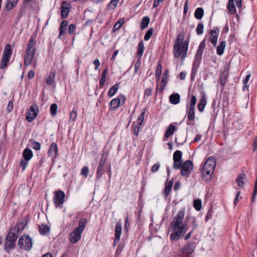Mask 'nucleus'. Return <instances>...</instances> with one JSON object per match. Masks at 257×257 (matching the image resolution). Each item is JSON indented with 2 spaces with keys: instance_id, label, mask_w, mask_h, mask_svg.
<instances>
[{
  "instance_id": "1",
  "label": "nucleus",
  "mask_w": 257,
  "mask_h": 257,
  "mask_svg": "<svg viewBox=\"0 0 257 257\" xmlns=\"http://www.w3.org/2000/svg\"><path fill=\"white\" fill-rule=\"evenodd\" d=\"M185 211L181 209L179 211L177 215L173 218L171 222V226L173 232L170 234V239L171 240H178L183 236L187 230V223L183 224L184 219Z\"/></svg>"
},
{
  "instance_id": "2",
  "label": "nucleus",
  "mask_w": 257,
  "mask_h": 257,
  "mask_svg": "<svg viewBox=\"0 0 257 257\" xmlns=\"http://www.w3.org/2000/svg\"><path fill=\"white\" fill-rule=\"evenodd\" d=\"M205 46V39L203 40L199 44L196 53L195 55L194 59L193 62L191 73V80H194L197 75L198 69L200 66L202 56L203 53L204 49Z\"/></svg>"
},
{
  "instance_id": "3",
  "label": "nucleus",
  "mask_w": 257,
  "mask_h": 257,
  "mask_svg": "<svg viewBox=\"0 0 257 257\" xmlns=\"http://www.w3.org/2000/svg\"><path fill=\"white\" fill-rule=\"evenodd\" d=\"M216 166V160L213 157H210L205 162L201 171L202 179L204 182L209 181Z\"/></svg>"
},
{
  "instance_id": "4",
  "label": "nucleus",
  "mask_w": 257,
  "mask_h": 257,
  "mask_svg": "<svg viewBox=\"0 0 257 257\" xmlns=\"http://www.w3.org/2000/svg\"><path fill=\"white\" fill-rule=\"evenodd\" d=\"M87 223L85 218H81L78 222V226L75 228L73 231L69 233V240L72 243H75L79 241L81 237V233L84 230Z\"/></svg>"
},
{
  "instance_id": "5",
  "label": "nucleus",
  "mask_w": 257,
  "mask_h": 257,
  "mask_svg": "<svg viewBox=\"0 0 257 257\" xmlns=\"http://www.w3.org/2000/svg\"><path fill=\"white\" fill-rule=\"evenodd\" d=\"M189 46V40L184 41L182 45H174L173 53L175 58L181 57V60L183 61L187 56Z\"/></svg>"
},
{
  "instance_id": "6",
  "label": "nucleus",
  "mask_w": 257,
  "mask_h": 257,
  "mask_svg": "<svg viewBox=\"0 0 257 257\" xmlns=\"http://www.w3.org/2000/svg\"><path fill=\"white\" fill-rule=\"evenodd\" d=\"M18 244L20 248L27 251H30L33 246L32 239L29 235L24 234L19 238Z\"/></svg>"
},
{
  "instance_id": "7",
  "label": "nucleus",
  "mask_w": 257,
  "mask_h": 257,
  "mask_svg": "<svg viewBox=\"0 0 257 257\" xmlns=\"http://www.w3.org/2000/svg\"><path fill=\"white\" fill-rule=\"evenodd\" d=\"M12 50L10 44L6 45L3 52V58L0 64V69H3L7 67L8 63L10 60Z\"/></svg>"
},
{
  "instance_id": "8",
  "label": "nucleus",
  "mask_w": 257,
  "mask_h": 257,
  "mask_svg": "<svg viewBox=\"0 0 257 257\" xmlns=\"http://www.w3.org/2000/svg\"><path fill=\"white\" fill-rule=\"evenodd\" d=\"M126 100L125 97L122 94H119L116 98L112 99L110 102L109 109L116 110L119 106L123 105Z\"/></svg>"
},
{
  "instance_id": "9",
  "label": "nucleus",
  "mask_w": 257,
  "mask_h": 257,
  "mask_svg": "<svg viewBox=\"0 0 257 257\" xmlns=\"http://www.w3.org/2000/svg\"><path fill=\"white\" fill-rule=\"evenodd\" d=\"M195 248V242H187L185 245L180 249L182 257H190Z\"/></svg>"
},
{
  "instance_id": "10",
  "label": "nucleus",
  "mask_w": 257,
  "mask_h": 257,
  "mask_svg": "<svg viewBox=\"0 0 257 257\" xmlns=\"http://www.w3.org/2000/svg\"><path fill=\"white\" fill-rule=\"evenodd\" d=\"M38 113V106L35 103L33 104L30 106V109L27 113L26 116V120L29 122H32L36 118Z\"/></svg>"
},
{
  "instance_id": "11",
  "label": "nucleus",
  "mask_w": 257,
  "mask_h": 257,
  "mask_svg": "<svg viewBox=\"0 0 257 257\" xmlns=\"http://www.w3.org/2000/svg\"><path fill=\"white\" fill-rule=\"evenodd\" d=\"M65 197L64 192L61 190L54 193L53 200L56 207H59L64 203Z\"/></svg>"
},
{
  "instance_id": "12",
  "label": "nucleus",
  "mask_w": 257,
  "mask_h": 257,
  "mask_svg": "<svg viewBox=\"0 0 257 257\" xmlns=\"http://www.w3.org/2000/svg\"><path fill=\"white\" fill-rule=\"evenodd\" d=\"M181 174L182 176L188 177L190 174L191 170L193 169V163L190 160H187L183 164L181 167Z\"/></svg>"
},
{
  "instance_id": "13",
  "label": "nucleus",
  "mask_w": 257,
  "mask_h": 257,
  "mask_svg": "<svg viewBox=\"0 0 257 257\" xmlns=\"http://www.w3.org/2000/svg\"><path fill=\"white\" fill-rule=\"evenodd\" d=\"M229 66L225 67L223 71L220 72L219 80L221 85L224 87L227 81L229 75Z\"/></svg>"
},
{
  "instance_id": "14",
  "label": "nucleus",
  "mask_w": 257,
  "mask_h": 257,
  "mask_svg": "<svg viewBox=\"0 0 257 257\" xmlns=\"http://www.w3.org/2000/svg\"><path fill=\"white\" fill-rule=\"evenodd\" d=\"M219 32L220 30L218 27H214L209 32L210 35V40L214 47H215L217 44Z\"/></svg>"
},
{
  "instance_id": "15",
  "label": "nucleus",
  "mask_w": 257,
  "mask_h": 257,
  "mask_svg": "<svg viewBox=\"0 0 257 257\" xmlns=\"http://www.w3.org/2000/svg\"><path fill=\"white\" fill-rule=\"evenodd\" d=\"M234 2H235L238 8H240L241 6V0H229L227 7L229 13L231 14H235L236 11Z\"/></svg>"
},
{
  "instance_id": "16",
  "label": "nucleus",
  "mask_w": 257,
  "mask_h": 257,
  "mask_svg": "<svg viewBox=\"0 0 257 257\" xmlns=\"http://www.w3.org/2000/svg\"><path fill=\"white\" fill-rule=\"evenodd\" d=\"M70 5L68 2L65 1L62 2L61 6V16L63 18H66L68 17L69 13Z\"/></svg>"
},
{
  "instance_id": "17",
  "label": "nucleus",
  "mask_w": 257,
  "mask_h": 257,
  "mask_svg": "<svg viewBox=\"0 0 257 257\" xmlns=\"http://www.w3.org/2000/svg\"><path fill=\"white\" fill-rule=\"evenodd\" d=\"M57 153L58 148L57 144L55 143H52L48 150V155L50 156L53 160L57 158Z\"/></svg>"
},
{
  "instance_id": "18",
  "label": "nucleus",
  "mask_w": 257,
  "mask_h": 257,
  "mask_svg": "<svg viewBox=\"0 0 257 257\" xmlns=\"http://www.w3.org/2000/svg\"><path fill=\"white\" fill-rule=\"evenodd\" d=\"M121 223L120 222V221L119 220L118 221L115 226V233H114V236H115V239L114 241V242L115 243L116 242H118L120 240V237L121 233Z\"/></svg>"
},
{
  "instance_id": "19",
  "label": "nucleus",
  "mask_w": 257,
  "mask_h": 257,
  "mask_svg": "<svg viewBox=\"0 0 257 257\" xmlns=\"http://www.w3.org/2000/svg\"><path fill=\"white\" fill-rule=\"evenodd\" d=\"M105 163L99 162L96 171V177L97 180L99 179L105 172Z\"/></svg>"
},
{
  "instance_id": "20",
  "label": "nucleus",
  "mask_w": 257,
  "mask_h": 257,
  "mask_svg": "<svg viewBox=\"0 0 257 257\" xmlns=\"http://www.w3.org/2000/svg\"><path fill=\"white\" fill-rule=\"evenodd\" d=\"M26 54L24 57L25 65L28 66L30 65L33 60L35 53L29 51H26Z\"/></svg>"
},
{
  "instance_id": "21",
  "label": "nucleus",
  "mask_w": 257,
  "mask_h": 257,
  "mask_svg": "<svg viewBox=\"0 0 257 257\" xmlns=\"http://www.w3.org/2000/svg\"><path fill=\"white\" fill-rule=\"evenodd\" d=\"M173 184V180L167 182L165 184V187L164 190L163 195L167 197L170 193Z\"/></svg>"
},
{
  "instance_id": "22",
  "label": "nucleus",
  "mask_w": 257,
  "mask_h": 257,
  "mask_svg": "<svg viewBox=\"0 0 257 257\" xmlns=\"http://www.w3.org/2000/svg\"><path fill=\"white\" fill-rule=\"evenodd\" d=\"M36 41L33 38H31L28 44L26 51H29L35 53L36 50Z\"/></svg>"
},
{
  "instance_id": "23",
  "label": "nucleus",
  "mask_w": 257,
  "mask_h": 257,
  "mask_svg": "<svg viewBox=\"0 0 257 257\" xmlns=\"http://www.w3.org/2000/svg\"><path fill=\"white\" fill-rule=\"evenodd\" d=\"M206 99L205 94H203L198 104V108L200 112H203L204 111L205 106L206 105Z\"/></svg>"
},
{
  "instance_id": "24",
  "label": "nucleus",
  "mask_w": 257,
  "mask_h": 257,
  "mask_svg": "<svg viewBox=\"0 0 257 257\" xmlns=\"http://www.w3.org/2000/svg\"><path fill=\"white\" fill-rule=\"evenodd\" d=\"M16 245V242L6 239L5 243V249L7 252H9L12 249L14 248Z\"/></svg>"
},
{
  "instance_id": "25",
  "label": "nucleus",
  "mask_w": 257,
  "mask_h": 257,
  "mask_svg": "<svg viewBox=\"0 0 257 257\" xmlns=\"http://www.w3.org/2000/svg\"><path fill=\"white\" fill-rule=\"evenodd\" d=\"M170 102L173 104H177L179 103L180 100V95L176 93L171 94L169 97Z\"/></svg>"
},
{
  "instance_id": "26",
  "label": "nucleus",
  "mask_w": 257,
  "mask_h": 257,
  "mask_svg": "<svg viewBox=\"0 0 257 257\" xmlns=\"http://www.w3.org/2000/svg\"><path fill=\"white\" fill-rule=\"evenodd\" d=\"M185 222L186 223H187V224L189 222H191L193 226L192 229H193V230L196 229L198 227V224L196 222V220L195 219V217L194 216L189 215L187 216L185 218Z\"/></svg>"
},
{
  "instance_id": "27",
  "label": "nucleus",
  "mask_w": 257,
  "mask_h": 257,
  "mask_svg": "<svg viewBox=\"0 0 257 257\" xmlns=\"http://www.w3.org/2000/svg\"><path fill=\"white\" fill-rule=\"evenodd\" d=\"M18 238V234L15 233V231L14 229H10L9 232L8 233L6 239L13 241L16 242Z\"/></svg>"
},
{
  "instance_id": "28",
  "label": "nucleus",
  "mask_w": 257,
  "mask_h": 257,
  "mask_svg": "<svg viewBox=\"0 0 257 257\" xmlns=\"http://www.w3.org/2000/svg\"><path fill=\"white\" fill-rule=\"evenodd\" d=\"M24 228V222H19L17 223L16 225L14 226H13L10 229H14L15 231V233L18 234L19 233H21Z\"/></svg>"
},
{
  "instance_id": "29",
  "label": "nucleus",
  "mask_w": 257,
  "mask_h": 257,
  "mask_svg": "<svg viewBox=\"0 0 257 257\" xmlns=\"http://www.w3.org/2000/svg\"><path fill=\"white\" fill-rule=\"evenodd\" d=\"M33 154L31 150L26 148L23 153V156L25 160L29 161L33 157Z\"/></svg>"
},
{
  "instance_id": "30",
  "label": "nucleus",
  "mask_w": 257,
  "mask_h": 257,
  "mask_svg": "<svg viewBox=\"0 0 257 257\" xmlns=\"http://www.w3.org/2000/svg\"><path fill=\"white\" fill-rule=\"evenodd\" d=\"M226 42L224 41L220 42L219 45L217 47L216 52L218 55H222L224 53V50L225 48Z\"/></svg>"
},
{
  "instance_id": "31",
  "label": "nucleus",
  "mask_w": 257,
  "mask_h": 257,
  "mask_svg": "<svg viewBox=\"0 0 257 257\" xmlns=\"http://www.w3.org/2000/svg\"><path fill=\"white\" fill-rule=\"evenodd\" d=\"M107 72L108 71L106 68L104 69L102 71V75L99 80V85L100 88H102L104 86V84L106 80V76L107 74Z\"/></svg>"
},
{
  "instance_id": "32",
  "label": "nucleus",
  "mask_w": 257,
  "mask_h": 257,
  "mask_svg": "<svg viewBox=\"0 0 257 257\" xmlns=\"http://www.w3.org/2000/svg\"><path fill=\"white\" fill-rule=\"evenodd\" d=\"M176 130V127H175V126H174L173 124H170L169 125L168 129L166 132L165 137L166 138H169L174 134Z\"/></svg>"
},
{
  "instance_id": "33",
  "label": "nucleus",
  "mask_w": 257,
  "mask_h": 257,
  "mask_svg": "<svg viewBox=\"0 0 257 257\" xmlns=\"http://www.w3.org/2000/svg\"><path fill=\"white\" fill-rule=\"evenodd\" d=\"M185 37V34L184 33H180L177 37L175 41L174 45H182L183 40Z\"/></svg>"
},
{
  "instance_id": "34",
  "label": "nucleus",
  "mask_w": 257,
  "mask_h": 257,
  "mask_svg": "<svg viewBox=\"0 0 257 257\" xmlns=\"http://www.w3.org/2000/svg\"><path fill=\"white\" fill-rule=\"evenodd\" d=\"M204 15V10L202 8H197L194 12V17L198 20L202 19Z\"/></svg>"
},
{
  "instance_id": "35",
  "label": "nucleus",
  "mask_w": 257,
  "mask_h": 257,
  "mask_svg": "<svg viewBox=\"0 0 257 257\" xmlns=\"http://www.w3.org/2000/svg\"><path fill=\"white\" fill-rule=\"evenodd\" d=\"M144 44L142 41H141L138 47L137 57L140 59L144 53Z\"/></svg>"
},
{
  "instance_id": "36",
  "label": "nucleus",
  "mask_w": 257,
  "mask_h": 257,
  "mask_svg": "<svg viewBox=\"0 0 257 257\" xmlns=\"http://www.w3.org/2000/svg\"><path fill=\"white\" fill-rule=\"evenodd\" d=\"M119 88V84L116 83L111 87L108 90V95L109 97H112L117 92Z\"/></svg>"
},
{
  "instance_id": "37",
  "label": "nucleus",
  "mask_w": 257,
  "mask_h": 257,
  "mask_svg": "<svg viewBox=\"0 0 257 257\" xmlns=\"http://www.w3.org/2000/svg\"><path fill=\"white\" fill-rule=\"evenodd\" d=\"M39 231L40 234L45 235L49 232L50 227L47 225L42 224L39 226Z\"/></svg>"
},
{
  "instance_id": "38",
  "label": "nucleus",
  "mask_w": 257,
  "mask_h": 257,
  "mask_svg": "<svg viewBox=\"0 0 257 257\" xmlns=\"http://www.w3.org/2000/svg\"><path fill=\"white\" fill-rule=\"evenodd\" d=\"M18 2V0H9L6 6V10L8 11L12 10L17 5Z\"/></svg>"
},
{
  "instance_id": "39",
  "label": "nucleus",
  "mask_w": 257,
  "mask_h": 257,
  "mask_svg": "<svg viewBox=\"0 0 257 257\" xmlns=\"http://www.w3.org/2000/svg\"><path fill=\"white\" fill-rule=\"evenodd\" d=\"M245 178V175L244 173L240 174L237 179H236V182H237L238 185L240 187H243L244 186V182L243 180Z\"/></svg>"
},
{
  "instance_id": "40",
  "label": "nucleus",
  "mask_w": 257,
  "mask_h": 257,
  "mask_svg": "<svg viewBox=\"0 0 257 257\" xmlns=\"http://www.w3.org/2000/svg\"><path fill=\"white\" fill-rule=\"evenodd\" d=\"M150 23V18L148 17H144L141 22V29H145L146 28Z\"/></svg>"
},
{
  "instance_id": "41",
  "label": "nucleus",
  "mask_w": 257,
  "mask_h": 257,
  "mask_svg": "<svg viewBox=\"0 0 257 257\" xmlns=\"http://www.w3.org/2000/svg\"><path fill=\"white\" fill-rule=\"evenodd\" d=\"M182 156V152L179 150H177L175 152L173 155V161L176 162L177 161H181Z\"/></svg>"
},
{
  "instance_id": "42",
  "label": "nucleus",
  "mask_w": 257,
  "mask_h": 257,
  "mask_svg": "<svg viewBox=\"0 0 257 257\" xmlns=\"http://www.w3.org/2000/svg\"><path fill=\"white\" fill-rule=\"evenodd\" d=\"M193 206L197 211H200L202 207V201L199 199H195L194 201Z\"/></svg>"
},
{
  "instance_id": "43",
  "label": "nucleus",
  "mask_w": 257,
  "mask_h": 257,
  "mask_svg": "<svg viewBox=\"0 0 257 257\" xmlns=\"http://www.w3.org/2000/svg\"><path fill=\"white\" fill-rule=\"evenodd\" d=\"M124 22L123 19H120L118 21L114 24L113 29L114 31H118L123 24Z\"/></svg>"
},
{
  "instance_id": "44",
  "label": "nucleus",
  "mask_w": 257,
  "mask_h": 257,
  "mask_svg": "<svg viewBox=\"0 0 257 257\" xmlns=\"http://www.w3.org/2000/svg\"><path fill=\"white\" fill-rule=\"evenodd\" d=\"M161 72H162V66L161 64H158L157 66L156 72H155V76L156 78V81H159L160 79V78L161 75Z\"/></svg>"
},
{
  "instance_id": "45",
  "label": "nucleus",
  "mask_w": 257,
  "mask_h": 257,
  "mask_svg": "<svg viewBox=\"0 0 257 257\" xmlns=\"http://www.w3.org/2000/svg\"><path fill=\"white\" fill-rule=\"evenodd\" d=\"M57 105L56 103H53L50 108V114L52 116H55L57 112Z\"/></svg>"
},
{
  "instance_id": "46",
  "label": "nucleus",
  "mask_w": 257,
  "mask_h": 257,
  "mask_svg": "<svg viewBox=\"0 0 257 257\" xmlns=\"http://www.w3.org/2000/svg\"><path fill=\"white\" fill-rule=\"evenodd\" d=\"M153 32H154V28H150L147 31V32H146V33L145 35V36L144 38V40L145 41H148L151 37Z\"/></svg>"
},
{
  "instance_id": "47",
  "label": "nucleus",
  "mask_w": 257,
  "mask_h": 257,
  "mask_svg": "<svg viewBox=\"0 0 257 257\" xmlns=\"http://www.w3.org/2000/svg\"><path fill=\"white\" fill-rule=\"evenodd\" d=\"M196 34L198 35H202L204 32V25L202 23H199L196 29Z\"/></svg>"
},
{
  "instance_id": "48",
  "label": "nucleus",
  "mask_w": 257,
  "mask_h": 257,
  "mask_svg": "<svg viewBox=\"0 0 257 257\" xmlns=\"http://www.w3.org/2000/svg\"><path fill=\"white\" fill-rule=\"evenodd\" d=\"M109 155V151L107 150H103L102 154L101 157V159L100 160V162L106 163L107 158Z\"/></svg>"
},
{
  "instance_id": "49",
  "label": "nucleus",
  "mask_w": 257,
  "mask_h": 257,
  "mask_svg": "<svg viewBox=\"0 0 257 257\" xmlns=\"http://www.w3.org/2000/svg\"><path fill=\"white\" fill-rule=\"evenodd\" d=\"M55 78V74L54 73L51 72L49 75V76L47 78L46 80V82L48 84H51L53 83Z\"/></svg>"
},
{
  "instance_id": "50",
  "label": "nucleus",
  "mask_w": 257,
  "mask_h": 257,
  "mask_svg": "<svg viewBox=\"0 0 257 257\" xmlns=\"http://www.w3.org/2000/svg\"><path fill=\"white\" fill-rule=\"evenodd\" d=\"M77 116V112L75 110H72L70 113L69 121L74 122Z\"/></svg>"
},
{
  "instance_id": "51",
  "label": "nucleus",
  "mask_w": 257,
  "mask_h": 257,
  "mask_svg": "<svg viewBox=\"0 0 257 257\" xmlns=\"http://www.w3.org/2000/svg\"><path fill=\"white\" fill-rule=\"evenodd\" d=\"M145 113V110H144L141 113L140 115L139 116L138 118V125L141 126V125L142 124L144 121Z\"/></svg>"
},
{
  "instance_id": "52",
  "label": "nucleus",
  "mask_w": 257,
  "mask_h": 257,
  "mask_svg": "<svg viewBox=\"0 0 257 257\" xmlns=\"http://www.w3.org/2000/svg\"><path fill=\"white\" fill-rule=\"evenodd\" d=\"M250 74H247L245 79L243 80V86L242 87V89L243 91L245 90V89H247L248 87V85H247V83L249 81V79L250 78Z\"/></svg>"
},
{
  "instance_id": "53",
  "label": "nucleus",
  "mask_w": 257,
  "mask_h": 257,
  "mask_svg": "<svg viewBox=\"0 0 257 257\" xmlns=\"http://www.w3.org/2000/svg\"><path fill=\"white\" fill-rule=\"evenodd\" d=\"M187 117L189 120H193L195 118V110H187Z\"/></svg>"
},
{
  "instance_id": "54",
  "label": "nucleus",
  "mask_w": 257,
  "mask_h": 257,
  "mask_svg": "<svg viewBox=\"0 0 257 257\" xmlns=\"http://www.w3.org/2000/svg\"><path fill=\"white\" fill-rule=\"evenodd\" d=\"M168 76H169V71L167 70H165L163 74V77H162V81H161L162 83H165V84H167V83L168 82L167 79H168Z\"/></svg>"
},
{
  "instance_id": "55",
  "label": "nucleus",
  "mask_w": 257,
  "mask_h": 257,
  "mask_svg": "<svg viewBox=\"0 0 257 257\" xmlns=\"http://www.w3.org/2000/svg\"><path fill=\"white\" fill-rule=\"evenodd\" d=\"M119 0H111L108 5V7L110 9H114L117 6Z\"/></svg>"
},
{
  "instance_id": "56",
  "label": "nucleus",
  "mask_w": 257,
  "mask_h": 257,
  "mask_svg": "<svg viewBox=\"0 0 257 257\" xmlns=\"http://www.w3.org/2000/svg\"><path fill=\"white\" fill-rule=\"evenodd\" d=\"M89 173V168L88 167H83L81 170V175L86 178Z\"/></svg>"
},
{
  "instance_id": "57",
  "label": "nucleus",
  "mask_w": 257,
  "mask_h": 257,
  "mask_svg": "<svg viewBox=\"0 0 257 257\" xmlns=\"http://www.w3.org/2000/svg\"><path fill=\"white\" fill-rule=\"evenodd\" d=\"M32 147L33 149L39 151L41 149V145L39 142H33L32 143Z\"/></svg>"
},
{
  "instance_id": "58",
  "label": "nucleus",
  "mask_w": 257,
  "mask_h": 257,
  "mask_svg": "<svg viewBox=\"0 0 257 257\" xmlns=\"http://www.w3.org/2000/svg\"><path fill=\"white\" fill-rule=\"evenodd\" d=\"M28 160H22L20 162V166L22 168L23 170H25L28 165Z\"/></svg>"
},
{
  "instance_id": "59",
  "label": "nucleus",
  "mask_w": 257,
  "mask_h": 257,
  "mask_svg": "<svg viewBox=\"0 0 257 257\" xmlns=\"http://www.w3.org/2000/svg\"><path fill=\"white\" fill-rule=\"evenodd\" d=\"M182 165V161L174 162L173 168L175 169H179L181 168Z\"/></svg>"
},
{
  "instance_id": "60",
  "label": "nucleus",
  "mask_w": 257,
  "mask_h": 257,
  "mask_svg": "<svg viewBox=\"0 0 257 257\" xmlns=\"http://www.w3.org/2000/svg\"><path fill=\"white\" fill-rule=\"evenodd\" d=\"M75 30V26L73 24H71L69 26L68 33L70 35H72Z\"/></svg>"
},
{
  "instance_id": "61",
  "label": "nucleus",
  "mask_w": 257,
  "mask_h": 257,
  "mask_svg": "<svg viewBox=\"0 0 257 257\" xmlns=\"http://www.w3.org/2000/svg\"><path fill=\"white\" fill-rule=\"evenodd\" d=\"M212 215V209L211 208H209L208 210L205 217V221L207 222L209 219H210Z\"/></svg>"
},
{
  "instance_id": "62",
  "label": "nucleus",
  "mask_w": 257,
  "mask_h": 257,
  "mask_svg": "<svg viewBox=\"0 0 257 257\" xmlns=\"http://www.w3.org/2000/svg\"><path fill=\"white\" fill-rule=\"evenodd\" d=\"M160 165L159 163L154 164L151 168V171L153 173L158 171L160 168Z\"/></svg>"
},
{
  "instance_id": "63",
  "label": "nucleus",
  "mask_w": 257,
  "mask_h": 257,
  "mask_svg": "<svg viewBox=\"0 0 257 257\" xmlns=\"http://www.w3.org/2000/svg\"><path fill=\"white\" fill-rule=\"evenodd\" d=\"M166 85V84H165V83H162V82H161V85L159 87L158 85L157 86V88H156L157 90L159 91L160 92H163Z\"/></svg>"
},
{
  "instance_id": "64",
  "label": "nucleus",
  "mask_w": 257,
  "mask_h": 257,
  "mask_svg": "<svg viewBox=\"0 0 257 257\" xmlns=\"http://www.w3.org/2000/svg\"><path fill=\"white\" fill-rule=\"evenodd\" d=\"M93 64L95 65L94 69L95 70H97L100 65V63L98 59L96 58L93 61Z\"/></svg>"
}]
</instances>
